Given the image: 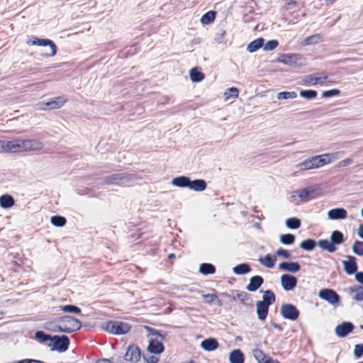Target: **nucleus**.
I'll return each instance as SVG.
<instances>
[{
	"instance_id": "1",
	"label": "nucleus",
	"mask_w": 363,
	"mask_h": 363,
	"mask_svg": "<svg viewBox=\"0 0 363 363\" xmlns=\"http://www.w3.org/2000/svg\"><path fill=\"white\" fill-rule=\"evenodd\" d=\"M42 148V143L35 140H13L4 141V151L6 152H21L39 150Z\"/></svg>"
},
{
	"instance_id": "2",
	"label": "nucleus",
	"mask_w": 363,
	"mask_h": 363,
	"mask_svg": "<svg viewBox=\"0 0 363 363\" xmlns=\"http://www.w3.org/2000/svg\"><path fill=\"white\" fill-rule=\"evenodd\" d=\"M339 154L340 152H335L313 156L298 164V167L302 170L318 169L337 160Z\"/></svg>"
},
{
	"instance_id": "3",
	"label": "nucleus",
	"mask_w": 363,
	"mask_h": 363,
	"mask_svg": "<svg viewBox=\"0 0 363 363\" xmlns=\"http://www.w3.org/2000/svg\"><path fill=\"white\" fill-rule=\"evenodd\" d=\"M145 329L149 333V335L156 336V337H152L149 341L147 346V350L152 354H161L164 347L162 342L164 337L160 334V332L150 326H145Z\"/></svg>"
},
{
	"instance_id": "4",
	"label": "nucleus",
	"mask_w": 363,
	"mask_h": 363,
	"mask_svg": "<svg viewBox=\"0 0 363 363\" xmlns=\"http://www.w3.org/2000/svg\"><path fill=\"white\" fill-rule=\"evenodd\" d=\"M104 329L111 334L123 335L128 333L130 330L131 325L128 323L108 320L105 323Z\"/></svg>"
},
{
	"instance_id": "5",
	"label": "nucleus",
	"mask_w": 363,
	"mask_h": 363,
	"mask_svg": "<svg viewBox=\"0 0 363 363\" xmlns=\"http://www.w3.org/2000/svg\"><path fill=\"white\" fill-rule=\"evenodd\" d=\"M82 327V323L78 319L72 316H65L60 321V325L57 326L60 332L70 333L79 330Z\"/></svg>"
},
{
	"instance_id": "6",
	"label": "nucleus",
	"mask_w": 363,
	"mask_h": 363,
	"mask_svg": "<svg viewBox=\"0 0 363 363\" xmlns=\"http://www.w3.org/2000/svg\"><path fill=\"white\" fill-rule=\"evenodd\" d=\"M26 44L28 45L49 46L50 48V52L43 55V56L46 57H53L57 53V46L55 43L50 39L33 37L27 40Z\"/></svg>"
},
{
	"instance_id": "7",
	"label": "nucleus",
	"mask_w": 363,
	"mask_h": 363,
	"mask_svg": "<svg viewBox=\"0 0 363 363\" xmlns=\"http://www.w3.org/2000/svg\"><path fill=\"white\" fill-rule=\"evenodd\" d=\"M67 102V98L65 96H60L50 99L47 102H40L38 104V109L41 111H50L58 109L62 107Z\"/></svg>"
},
{
	"instance_id": "8",
	"label": "nucleus",
	"mask_w": 363,
	"mask_h": 363,
	"mask_svg": "<svg viewBox=\"0 0 363 363\" xmlns=\"http://www.w3.org/2000/svg\"><path fill=\"white\" fill-rule=\"evenodd\" d=\"M69 345V339L66 335H55L52 337L51 342L48 346L52 350H57L59 352H65L68 349Z\"/></svg>"
},
{
	"instance_id": "9",
	"label": "nucleus",
	"mask_w": 363,
	"mask_h": 363,
	"mask_svg": "<svg viewBox=\"0 0 363 363\" xmlns=\"http://www.w3.org/2000/svg\"><path fill=\"white\" fill-rule=\"evenodd\" d=\"M281 313L284 318L295 320L298 318L300 313L294 305L286 303L281 306Z\"/></svg>"
},
{
	"instance_id": "10",
	"label": "nucleus",
	"mask_w": 363,
	"mask_h": 363,
	"mask_svg": "<svg viewBox=\"0 0 363 363\" xmlns=\"http://www.w3.org/2000/svg\"><path fill=\"white\" fill-rule=\"evenodd\" d=\"M328 78L327 74L323 72L315 73L306 76L303 79V82L306 84L315 85V84H323L326 79Z\"/></svg>"
},
{
	"instance_id": "11",
	"label": "nucleus",
	"mask_w": 363,
	"mask_h": 363,
	"mask_svg": "<svg viewBox=\"0 0 363 363\" xmlns=\"http://www.w3.org/2000/svg\"><path fill=\"white\" fill-rule=\"evenodd\" d=\"M230 298L233 301H239L241 303L245 306H250L252 301L250 294L247 292L240 291H233L231 292Z\"/></svg>"
},
{
	"instance_id": "12",
	"label": "nucleus",
	"mask_w": 363,
	"mask_h": 363,
	"mask_svg": "<svg viewBox=\"0 0 363 363\" xmlns=\"http://www.w3.org/2000/svg\"><path fill=\"white\" fill-rule=\"evenodd\" d=\"M319 296L331 304L337 303L340 301L339 295L334 290L330 289H322L319 292Z\"/></svg>"
},
{
	"instance_id": "13",
	"label": "nucleus",
	"mask_w": 363,
	"mask_h": 363,
	"mask_svg": "<svg viewBox=\"0 0 363 363\" xmlns=\"http://www.w3.org/2000/svg\"><path fill=\"white\" fill-rule=\"evenodd\" d=\"M281 284L285 291L293 290L297 284V279L291 274H283L281 277Z\"/></svg>"
},
{
	"instance_id": "14",
	"label": "nucleus",
	"mask_w": 363,
	"mask_h": 363,
	"mask_svg": "<svg viewBox=\"0 0 363 363\" xmlns=\"http://www.w3.org/2000/svg\"><path fill=\"white\" fill-rule=\"evenodd\" d=\"M354 329V325L352 323L344 322L337 325L335 329L336 335L340 337H344L349 333H352Z\"/></svg>"
},
{
	"instance_id": "15",
	"label": "nucleus",
	"mask_w": 363,
	"mask_h": 363,
	"mask_svg": "<svg viewBox=\"0 0 363 363\" xmlns=\"http://www.w3.org/2000/svg\"><path fill=\"white\" fill-rule=\"evenodd\" d=\"M342 264L344 267V270L347 274L350 275L357 272V264L354 257L347 256V259L343 260Z\"/></svg>"
},
{
	"instance_id": "16",
	"label": "nucleus",
	"mask_w": 363,
	"mask_h": 363,
	"mask_svg": "<svg viewBox=\"0 0 363 363\" xmlns=\"http://www.w3.org/2000/svg\"><path fill=\"white\" fill-rule=\"evenodd\" d=\"M264 283V279L259 275L254 276L250 278V283L246 286L248 291H257Z\"/></svg>"
},
{
	"instance_id": "17",
	"label": "nucleus",
	"mask_w": 363,
	"mask_h": 363,
	"mask_svg": "<svg viewBox=\"0 0 363 363\" xmlns=\"http://www.w3.org/2000/svg\"><path fill=\"white\" fill-rule=\"evenodd\" d=\"M315 191V189L310 186L298 190L296 191V194L301 200L308 201L315 198V196H314Z\"/></svg>"
},
{
	"instance_id": "18",
	"label": "nucleus",
	"mask_w": 363,
	"mask_h": 363,
	"mask_svg": "<svg viewBox=\"0 0 363 363\" xmlns=\"http://www.w3.org/2000/svg\"><path fill=\"white\" fill-rule=\"evenodd\" d=\"M279 268L281 270L296 273L301 269V266L298 262H283L279 264Z\"/></svg>"
},
{
	"instance_id": "19",
	"label": "nucleus",
	"mask_w": 363,
	"mask_h": 363,
	"mask_svg": "<svg viewBox=\"0 0 363 363\" xmlns=\"http://www.w3.org/2000/svg\"><path fill=\"white\" fill-rule=\"evenodd\" d=\"M256 306L258 318L260 320H265L269 313V306L263 302H261V301H258L256 303Z\"/></svg>"
},
{
	"instance_id": "20",
	"label": "nucleus",
	"mask_w": 363,
	"mask_h": 363,
	"mask_svg": "<svg viewBox=\"0 0 363 363\" xmlns=\"http://www.w3.org/2000/svg\"><path fill=\"white\" fill-rule=\"evenodd\" d=\"M328 216L331 220L345 219L347 217V211L344 208H334L328 211Z\"/></svg>"
},
{
	"instance_id": "21",
	"label": "nucleus",
	"mask_w": 363,
	"mask_h": 363,
	"mask_svg": "<svg viewBox=\"0 0 363 363\" xmlns=\"http://www.w3.org/2000/svg\"><path fill=\"white\" fill-rule=\"evenodd\" d=\"M298 59L297 54H284L279 57V61L284 65H291L296 64Z\"/></svg>"
},
{
	"instance_id": "22",
	"label": "nucleus",
	"mask_w": 363,
	"mask_h": 363,
	"mask_svg": "<svg viewBox=\"0 0 363 363\" xmlns=\"http://www.w3.org/2000/svg\"><path fill=\"white\" fill-rule=\"evenodd\" d=\"M253 356L258 363H269L272 359L262 350L256 348L253 350Z\"/></svg>"
},
{
	"instance_id": "23",
	"label": "nucleus",
	"mask_w": 363,
	"mask_h": 363,
	"mask_svg": "<svg viewBox=\"0 0 363 363\" xmlns=\"http://www.w3.org/2000/svg\"><path fill=\"white\" fill-rule=\"evenodd\" d=\"M229 361L230 363H244V354L239 349L233 350L229 354Z\"/></svg>"
},
{
	"instance_id": "24",
	"label": "nucleus",
	"mask_w": 363,
	"mask_h": 363,
	"mask_svg": "<svg viewBox=\"0 0 363 363\" xmlns=\"http://www.w3.org/2000/svg\"><path fill=\"white\" fill-rule=\"evenodd\" d=\"M207 187V184L203 179H195L191 181L190 179V184L189 188L195 191H203Z\"/></svg>"
},
{
	"instance_id": "25",
	"label": "nucleus",
	"mask_w": 363,
	"mask_h": 363,
	"mask_svg": "<svg viewBox=\"0 0 363 363\" xmlns=\"http://www.w3.org/2000/svg\"><path fill=\"white\" fill-rule=\"evenodd\" d=\"M277 260L276 255L267 254L263 257H259V262L263 266L267 268L274 267Z\"/></svg>"
},
{
	"instance_id": "26",
	"label": "nucleus",
	"mask_w": 363,
	"mask_h": 363,
	"mask_svg": "<svg viewBox=\"0 0 363 363\" xmlns=\"http://www.w3.org/2000/svg\"><path fill=\"white\" fill-rule=\"evenodd\" d=\"M219 346L218 341L214 338H208L201 342V347L206 351H213Z\"/></svg>"
},
{
	"instance_id": "27",
	"label": "nucleus",
	"mask_w": 363,
	"mask_h": 363,
	"mask_svg": "<svg viewBox=\"0 0 363 363\" xmlns=\"http://www.w3.org/2000/svg\"><path fill=\"white\" fill-rule=\"evenodd\" d=\"M172 184L176 186L189 188L190 184V178L186 176L177 177L172 179Z\"/></svg>"
},
{
	"instance_id": "28",
	"label": "nucleus",
	"mask_w": 363,
	"mask_h": 363,
	"mask_svg": "<svg viewBox=\"0 0 363 363\" xmlns=\"http://www.w3.org/2000/svg\"><path fill=\"white\" fill-rule=\"evenodd\" d=\"M126 177L121 173L110 175L104 179V182L107 184H118Z\"/></svg>"
},
{
	"instance_id": "29",
	"label": "nucleus",
	"mask_w": 363,
	"mask_h": 363,
	"mask_svg": "<svg viewBox=\"0 0 363 363\" xmlns=\"http://www.w3.org/2000/svg\"><path fill=\"white\" fill-rule=\"evenodd\" d=\"M0 205L4 208H11L14 205V199L11 195H2L0 196Z\"/></svg>"
},
{
	"instance_id": "30",
	"label": "nucleus",
	"mask_w": 363,
	"mask_h": 363,
	"mask_svg": "<svg viewBox=\"0 0 363 363\" xmlns=\"http://www.w3.org/2000/svg\"><path fill=\"white\" fill-rule=\"evenodd\" d=\"M189 75L191 81L194 82H201L205 77V75L199 70L198 67L192 68L189 72Z\"/></svg>"
},
{
	"instance_id": "31",
	"label": "nucleus",
	"mask_w": 363,
	"mask_h": 363,
	"mask_svg": "<svg viewBox=\"0 0 363 363\" xmlns=\"http://www.w3.org/2000/svg\"><path fill=\"white\" fill-rule=\"evenodd\" d=\"M275 301L276 296L274 293L271 290H267L264 292L262 301H261V302H263L269 306L270 305L273 304Z\"/></svg>"
},
{
	"instance_id": "32",
	"label": "nucleus",
	"mask_w": 363,
	"mask_h": 363,
	"mask_svg": "<svg viewBox=\"0 0 363 363\" xmlns=\"http://www.w3.org/2000/svg\"><path fill=\"white\" fill-rule=\"evenodd\" d=\"M202 296L206 301V302L208 304L215 303L218 306H223L222 301L218 297V296L216 294H203Z\"/></svg>"
},
{
	"instance_id": "33",
	"label": "nucleus",
	"mask_w": 363,
	"mask_h": 363,
	"mask_svg": "<svg viewBox=\"0 0 363 363\" xmlns=\"http://www.w3.org/2000/svg\"><path fill=\"white\" fill-rule=\"evenodd\" d=\"M264 45V39L262 38H259L257 39L254 40L247 45V50L250 52H254L257 51L258 49L262 48Z\"/></svg>"
},
{
	"instance_id": "34",
	"label": "nucleus",
	"mask_w": 363,
	"mask_h": 363,
	"mask_svg": "<svg viewBox=\"0 0 363 363\" xmlns=\"http://www.w3.org/2000/svg\"><path fill=\"white\" fill-rule=\"evenodd\" d=\"M318 244L320 248L329 252H334L336 250V247L331 240H320L318 241Z\"/></svg>"
},
{
	"instance_id": "35",
	"label": "nucleus",
	"mask_w": 363,
	"mask_h": 363,
	"mask_svg": "<svg viewBox=\"0 0 363 363\" xmlns=\"http://www.w3.org/2000/svg\"><path fill=\"white\" fill-rule=\"evenodd\" d=\"M233 271L235 274H245L251 271V267L249 264L243 263L233 267Z\"/></svg>"
},
{
	"instance_id": "36",
	"label": "nucleus",
	"mask_w": 363,
	"mask_h": 363,
	"mask_svg": "<svg viewBox=\"0 0 363 363\" xmlns=\"http://www.w3.org/2000/svg\"><path fill=\"white\" fill-rule=\"evenodd\" d=\"M199 272L204 274H213L216 272V267L210 263H203L200 265Z\"/></svg>"
},
{
	"instance_id": "37",
	"label": "nucleus",
	"mask_w": 363,
	"mask_h": 363,
	"mask_svg": "<svg viewBox=\"0 0 363 363\" xmlns=\"http://www.w3.org/2000/svg\"><path fill=\"white\" fill-rule=\"evenodd\" d=\"M350 291L354 293V299L356 301H363V286H353L350 288Z\"/></svg>"
},
{
	"instance_id": "38",
	"label": "nucleus",
	"mask_w": 363,
	"mask_h": 363,
	"mask_svg": "<svg viewBox=\"0 0 363 363\" xmlns=\"http://www.w3.org/2000/svg\"><path fill=\"white\" fill-rule=\"evenodd\" d=\"M216 16V11H209L202 16V17L201 18V22L203 24H209L215 20Z\"/></svg>"
},
{
	"instance_id": "39",
	"label": "nucleus",
	"mask_w": 363,
	"mask_h": 363,
	"mask_svg": "<svg viewBox=\"0 0 363 363\" xmlns=\"http://www.w3.org/2000/svg\"><path fill=\"white\" fill-rule=\"evenodd\" d=\"M330 240L335 245H340L344 240L343 234L339 230H335L332 233Z\"/></svg>"
},
{
	"instance_id": "40",
	"label": "nucleus",
	"mask_w": 363,
	"mask_h": 363,
	"mask_svg": "<svg viewBox=\"0 0 363 363\" xmlns=\"http://www.w3.org/2000/svg\"><path fill=\"white\" fill-rule=\"evenodd\" d=\"M35 339L40 343H44L48 340H52V337L43 331H37L35 334Z\"/></svg>"
},
{
	"instance_id": "41",
	"label": "nucleus",
	"mask_w": 363,
	"mask_h": 363,
	"mask_svg": "<svg viewBox=\"0 0 363 363\" xmlns=\"http://www.w3.org/2000/svg\"><path fill=\"white\" fill-rule=\"evenodd\" d=\"M286 225L289 228L297 229L301 226V220L297 218H290L286 220Z\"/></svg>"
},
{
	"instance_id": "42",
	"label": "nucleus",
	"mask_w": 363,
	"mask_h": 363,
	"mask_svg": "<svg viewBox=\"0 0 363 363\" xmlns=\"http://www.w3.org/2000/svg\"><path fill=\"white\" fill-rule=\"evenodd\" d=\"M51 223L55 226L62 227L66 224L67 220L65 217L60 216H55L51 218Z\"/></svg>"
},
{
	"instance_id": "43",
	"label": "nucleus",
	"mask_w": 363,
	"mask_h": 363,
	"mask_svg": "<svg viewBox=\"0 0 363 363\" xmlns=\"http://www.w3.org/2000/svg\"><path fill=\"white\" fill-rule=\"evenodd\" d=\"M316 243L315 241L312 239H307L301 242L300 247L305 250H312L314 249Z\"/></svg>"
},
{
	"instance_id": "44",
	"label": "nucleus",
	"mask_w": 363,
	"mask_h": 363,
	"mask_svg": "<svg viewBox=\"0 0 363 363\" xmlns=\"http://www.w3.org/2000/svg\"><path fill=\"white\" fill-rule=\"evenodd\" d=\"M239 94V91L235 87L228 89L224 94L225 99L227 101L230 98H237Z\"/></svg>"
},
{
	"instance_id": "45",
	"label": "nucleus",
	"mask_w": 363,
	"mask_h": 363,
	"mask_svg": "<svg viewBox=\"0 0 363 363\" xmlns=\"http://www.w3.org/2000/svg\"><path fill=\"white\" fill-rule=\"evenodd\" d=\"M60 310L65 313H79L81 312V309L79 307L73 305L60 306Z\"/></svg>"
},
{
	"instance_id": "46",
	"label": "nucleus",
	"mask_w": 363,
	"mask_h": 363,
	"mask_svg": "<svg viewBox=\"0 0 363 363\" xmlns=\"http://www.w3.org/2000/svg\"><path fill=\"white\" fill-rule=\"evenodd\" d=\"M280 240L283 244L291 245L295 241V237L292 234H284L281 235Z\"/></svg>"
},
{
	"instance_id": "47",
	"label": "nucleus",
	"mask_w": 363,
	"mask_h": 363,
	"mask_svg": "<svg viewBox=\"0 0 363 363\" xmlns=\"http://www.w3.org/2000/svg\"><path fill=\"white\" fill-rule=\"evenodd\" d=\"M322 38V36L320 34L312 35L304 40L305 45H311L315 44L318 41H320Z\"/></svg>"
},
{
	"instance_id": "48",
	"label": "nucleus",
	"mask_w": 363,
	"mask_h": 363,
	"mask_svg": "<svg viewBox=\"0 0 363 363\" xmlns=\"http://www.w3.org/2000/svg\"><path fill=\"white\" fill-rule=\"evenodd\" d=\"M297 94L295 91H282L278 94V99H295Z\"/></svg>"
},
{
	"instance_id": "49",
	"label": "nucleus",
	"mask_w": 363,
	"mask_h": 363,
	"mask_svg": "<svg viewBox=\"0 0 363 363\" xmlns=\"http://www.w3.org/2000/svg\"><path fill=\"white\" fill-rule=\"evenodd\" d=\"M353 252L358 255H363V242L357 240L352 246Z\"/></svg>"
},
{
	"instance_id": "50",
	"label": "nucleus",
	"mask_w": 363,
	"mask_h": 363,
	"mask_svg": "<svg viewBox=\"0 0 363 363\" xmlns=\"http://www.w3.org/2000/svg\"><path fill=\"white\" fill-rule=\"evenodd\" d=\"M300 96L308 99H312L317 96V91L314 90L301 91Z\"/></svg>"
},
{
	"instance_id": "51",
	"label": "nucleus",
	"mask_w": 363,
	"mask_h": 363,
	"mask_svg": "<svg viewBox=\"0 0 363 363\" xmlns=\"http://www.w3.org/2000/svg\"><path fill=\"white\" fill-rule=\"evenodd\" d=\"M340 94V91L337 89H330L325 91L322 93L323 98H329L335 96H337Z\"/></svg>"
},
{
	"instance_id": "52",
	"label": "nucleus",
	"mask_w": 363,
	"mask_h": 363,
	"mask_svg": "<svg viewBox=\"0 0 363 363\" xmlns=\"http://www.w3.org/2000/svg\"><path fill=\"white\" fill-rule=\"evenodd\" d=\"M279 45V43L276 40H272L268 41L265 45H263V48L264 50H274Z\"/></svg>"
},
{
	"instance_id": "53",
	"label": "nucleus",
	"mask_w": 363,
	"mask_h": 363,
	"mask_svg": "<svg viewBox=\"0 0 363 363\" xmlns=\"http://www.w3.org/2000/svg\"><path fill=\"white\" fill-rule=\"evenodd\" d=\"M354 354L357 358L363 355V344H357L354 346Z\"/></svg>"
},
{
	"instance_id": "54",
	"label": "nucleus",
	"mask_w": 363,
	"mask_h": 363,
	"mask_svg": "<svg viewBox=\"0 0 363 363\" xmlns=\"http://www.w3.org/2000/svg\"><path fill=\"white\" fill-rule=\"evenodd\" d=\"M276 254L278 256H281L285 259H289L291 257L290 252L288 250L282 249V248L278 249L276 251Z\"/></svg>"
},
{
	"instance_id": "55",
	"label": "nucleus",
	"mask_w": 363,
	"mask_h": 363,
	"mask_svg": "<svg viewBox=\"0 0 363 363\" xmlns=\"http://www.w3.org/2000/svg\"><path fill=\"white\" fill-rule=\"evenodd\" d=\"M352 162H353L352 159L347 158V159L342 160L340 162H339L337 164L336 167L338 168L347 167V166L350 165V164H352Z\"/></svg>"
},
{
	"instance_id": "56",
	"label": "nucleus",
	"mask_w": 363,
	"mask_h": 363,
	"mask_svg": "<svg viewBox=\"0 0 363 363\" xmlns=\"http://www.w3.org/2000/svg\"><path fill=\"white\" fill-rule=\"evenodd\" d=\"M355 279L359 283L363 284V272H356Z\"/></svg>"
},
{
	"instance_id": "57",
	"label": "nucleus",
	"mask_w": 363,
	"mask_h": 363,
	"mask_svg": "<svg viewBox=\"0 0 363 363\" xmlns=\"http://www.w3.org/2000/svg\"><path fill=\"white\" fill-rule=\"evenodd\" d=\"M18 363H44V362L42 361H40V360L26 359L18 361Z\"/></svg>"
},
{
	"instance_id": "58",
	"label": "nucleus",
	"mask_w": 363,
	"mask_h": 363,
	"mask_svg": "<svg viewBox=\"0 0 363 363\" xmlns=\"http://www.w3.org/2000/svg\"><path fill=\"white\" fill-rule=\"evenodd\" d=\"M158 360V358L154 356H150L146 359L147 363H157Z\"/></svg>"
},
{
	"instance_id": "59",
	"label": "nucleus",
	"mask_w": 363,
	"mask_h": 363,
	"mask_svg": "<svg viewBox=\"0 0 363 363\" xmlns=\"http://www.w3.org/2000/svg\"><path fill=\"white\" fill-rule=\"evenodd\" d=\"M358 235L360 238H363V224L360 225L358 229Z\"/></svg>"
},
{
	"instance_id": "60",
	"label": "nucleus",
	"mask_w": 363,
	"mask_h": 363,
	"mask_svg": "<svg viewBox=\"0 0 363 363\" xmlns=\"http://www.w3.org/2000/svg\"><path fill=\"white\" fill-rule=\"evenodd\" d=\"M4 141L5 140H0V147L4 150Z\"/></svg>"
},
{
	"instance_id": "61",
	"label": "nucleus",
	"mask_w": 363,
	"mask_h": 363,
	"mask_svg": "<svg viewBox=\"0 0 363 363\" xmlns=\"http://www.w3.org/2000/svg\"><path fill=\"white\" fill-rule=\"evenodd\" d=\"M288 4L289 5H296V1L291 0L290 1L288 2Z\"/></svg>"
},
{
	"instance_id": "62",
	"label": "nucleus",
	"mask_w": 363,
	"mask_h": 363,
	"mask_svg": "<svg viewBox=\"0 0 363 363\" xmlns=\"http://www.w3.org/2000/svg\"><path fill=\"white\" fill-rule=\"evenodd\" d=\"M175 257V255H174V254H170V255H169V258H173V257Z\"/></svg>"
},
{
	"instance_id": "63",
	"label": "nucleus",
	"mask_w": 363,
	"mask_h": 363,
	"mask_svg": "<svg viewBox=\"0 0 363 363\" xmlns=\"http://www.w3.org/2000/svg\"><path fill=\"white\" fill-rule=\"evenodd\" d=\"M361 213H362V216H363V208L362 209Z\"/></svg>"
},
{
	"instance_id": "64",
	"label": "nucleus",
	"mask_w": 363,
	"mask_h": 363,
	"mask_svg": "<svg viewBox=\"0 0 363 363\" xmlns=\"http://www.w3.org/2000/svg\"><path fill=\"white\" fill-rule=\"evenodd\" d=\"M189 363H195V362H193V361H191V362H190Z\"/></svg>"
}]
</instances>
